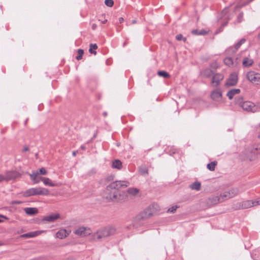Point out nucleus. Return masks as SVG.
Masks as SVG:
<instances>
[{
    "label": "nucleus",
    "instance_id": "5701e85b",
    "mask_svg": "<svg viewBox=\"0 0 260 260\" xmlns=\"http://www.w3.org/2000/svg\"><path fill=\"white\" fill-rule=\"evenodd\" d=\"M253 63V59L249 58L248 57H244L242 61L243 66L244 67H249L251 66Z\"/></svg>",
    "mask_w": 260,
    "mask_h": 260
},
{
    "label": "nucleus",
    "instance_id": "f704fd0d",
    "mask_svg": "<svg viewBox=\"0 0 260 260\" xmlns=\"http://www.w3.org/2000/svg\"><path fill=\"white\" fill-rule=\"evenodd\" d=\"M176 40H177L178 41H181L182 40L183 42H185L186 40V38H184L183 37V36L181 35V34H179V35H177L176 36Z\"/></svg>",
    "mask_w": 260,
    "mask_h": 260
},
{
    "label": "nucleus",
    "instance_id": "aec40b11",
    "mask_svg": "<svg viewBox=\"0 0 260 260\" xmlns=\"http://www.w3.org/2000/svg\"><path fill=\"white\" fill-rule=\"evenodd\" d=\"M247 152H250L254 155L260 153V143L255 145L252 148L246 150Z\"/></svg>",
    "mask_w": 260,
    "mask_h": 260
},
{
    "label": "nucleus",
    "instance_id": "603ef678",
    "mask_svg": "<svg viewBox=\"0 0 260 260\" xmlns=\"http://www.w3.org/2000/svg\"><path fill=\"white\" fill-rule=\"evenodd\" d=\"M123 21H124V19H123V18L122 17H120V18H119V22H120V23H122V22H123Z\"/></svg>",
    "mask_w": 260,
    "mask_h": 260
},
{
    "label": "nucleus",
    "instance_id": "bf43d9fd",
    "mask_svg": "<svg viewBox=\"0 0 260 260\" xmlns=\"http://www.w3.org/2000/svg\"><path fill=\"white\" fill-rule=\"evenodd\" d=\"M257 106L259 108H260V102H258V103H257Z\"/></svg>",
    "mask_w": 260,
    "mask_h": 260
},
{
    "label": "nucleus",
    "instance_id": "c9c22d12",
    "mask_svg": "<svg viewBox=\"0 0 260 260\" xmlns=\"http://www.w3.org/2000/svg\"><path fill=\"white\" fill-rule=\"evenodd\" d=\"M105 4L108 7H111L114 5V2L113 0H105Z\"/></svg>",
    "mask_w": 260,
    "mask_h": 260
},
{
    "label": "nucleus",
    "instance_id": "bb28decb",
    "mask_svg": "<svg viewBox=\"0 0 260 260\" xmlns=\"http://www.w3.org/2000/svg\"><path fill=\"white\" fill-rule=\"evenodd\" d=\"M112 166L113 168L120 170L122 167V164L119 159H115L113 161Z\"/></svg>",
    "mask_w": 260,
    "mask_h": 260
},
{
    "label": "nucleus",
    "instance_id": "09e8293b",
    "mask_svg": "<svg viewBox=\"0 0 260 260\" xmlns=\"http://www.w3.org/2000/svg\"><path fill=\"white\" fill-rule=\"evenodd\" d=\"M29 150V148L27 147V146H24L23 149V150L22 151L23 152H24V151H27Z\"/></svg>",
    "mask_w": 260,
    "mask_h": 260
},
{
    "label": "nucleus",
    "instance_id": "393cba45",
    "mask_svg": "<svg viewBox=\"0 0 260 260\" xmlns=\"http://www.w3.org/2000/svg\"><path fill=\"white\" fill-rule=\"evenodd\" d=\"M229 196V198H233L238 194L239 192V190L237 188H233L229 191H226Z\"/></svg>",
    "mask_w": 260,
    "mask_h": 260
},
{
    "label": "nucleus",
    "instance_id": "13d9d810",
    "mask_svg": "<svg viewBox=\"0 0 260 260\" xmlns=\"http://www.w3.org/2000/svg\"><path fill=\"white\" fill-rule=\"evenodd\" d=\"M107 21V20L105 19V20L102 21V23H106Z\"/></svg>",
    "mask_w": 260,
    "mask_h": 260
},
{
    "label": "nucleus",
    "instance_id": "8fccbe9b",
    "mask_svg": "<svg viewBox=\"0 0 260 260\" xmlns=\"http://www.w3.org/2000/svg\"><path fill=\"white\" fill-rule=\"evenodd\" d=\"M211 67L212 68H216L217 67V64H216V63H213L211 65Z\"/></svg>",
    "mask_w": 260,
    "mask_h": 260
},
{
    "label": "nucleus",
    "instance_id": "a211bd4d",
    "mask_svg": "<svg viewBox=\"0 0 260 260\" xmlns=\"http://www.w3.org/2000/svg\"><path fill=\"white\" fill-rule=\"evenodd\" d=\"M40 179H41V181L43 182L45 185H48L51 187L57 186V184L52 182L51 180L48 178L40 177Z\"/></svg>",
    "mask_w": 260,
    "mask_h": 260
},
{
    "label": "nucleus",
    "instance_id": "6ab92c4d",
    "mask_svg": "<svg viewBox=\"0 0 260 260\" xmlns=\"http://www.w3.org/2000/svg\"><path fill=\"white\" fill-rule=\"evenodd\" d=\"M240 92V90L239 89H232L228 92L226 95L229 99L232 100L234 95L239 94Z\"/></svg>",
    "mask_w": 260,
    "mask_h": 260
},
{
    "label": "nucleus",
    "instance_id": "dca6fc26",
    "mask_svg": "<svg viewBox=\"0 0 260 260\" xmlns=\"http://www.w3.org/2000/svg\"><path fill=\"white\" fill-rule=\"evenodd\" d=\"M59 215L58 214H51L49 216L44 217V218H43V220L48 222H53L56 220L57 219L59 218Z\"/></svg>",
    "mask_w": 260,
    "mask_h": 260
},
{
    "label": "nucleus",
    "instance_id": "3c124183",
    "mask_svg": "<svg viewBox=\"0 0 260 260\" xmlns=\"http://www.w3.org/2000/svg\"><path fill=\"white\" fill-rule=\"evenodd\" d=\"M252 154L251 155H248L247 156V159H249V160L251 161L252 160Z\"/></svg>",
    "mask_w": 260,
    "mask_h": 260
},
{
    "label": "nucleus",
    "instance_id": "4d7b16f0",
    "mask_svg": "<svg viewBox=\"0 0 260 260\" xmlns=\"http://www.w3.org/2000/svg\"><path fill=\"white\" fill-rule=\"evenodd\" d=\"M72 154H73V156H76V151H73Z\"/></svg>",
    "mask_w": 260,
    "mask_h": 260
},
{
    "label": "nucleus",
    "instance_id": "4be33fe9",
    "mask_svg": "<svg viewBox=\"0 0 260 260\" xmlns=\"http://www.w3.org/2000/svg\"><path fill=\"white\" fill-rule=\"evenodd\" d=\"M139 173L143 176H146L148 175V169L145 165H141L138 168Z\"/></svg>",
    "mask_w": 260,
    "mask_h": 260
},
{
    "label": "nucleus",
    "instance_id": "423d86ee",
    "mask_svg": "<svg viewBox=\"0 0 260 260\" xmlns=\"http://www.w3.org/2000/svg\"><path fill=\"white\" fill-rule=\"evenodd\" d=\"M229 199V196L227 191H226L222 193L220 196H215L210 199L209 200H211L212 204L215 205L218 203L222 202Z\"/></svg>",
    "mask_w": 260,
    "mask_h": 260
},
{
    "label": "nucleus",
    "instance_id": "58836bf2",
    "mask_svg": "<svg viewBox=\"0 0 260 260\" xmlns=\"http://www.w3.org/2000/svg\"><path fill=\"white\" fill-rule=\"evenodd\" d=\"M177 208H178L177 206H173L168 209V212H171V213H174L176 211Z\"/></svg>",
    "mask_w": 260,
    "mask_h": 260
},
{
    "label": "nucleus",
    "instance_id": "052dcab7",
    "mask_svg": "<svg viewBox=\"0 0 260 260\" xmlns=\"http://www.w3.org/2000/svg\"><path fill=\"white\" fill-rule=\"evenodd\" d=\"M258 38L260 40V32H259V34L258 35Z\"/></svg>",
    "mask_w": 260,
    "mask_h": 260
},
{
    "label": "nucleus",
    "instance_id": "f3484780",
    "mask_svg": "<svg viewBox=\"0 0 260 260\" xmlns=\"http://www.w3.org/2000/svg\"><path fill=\"white\" fill-rule=\"evenodd\" d=\"M25 212L29 215H35L38 213V210L36 208L28 207L24 209Z\"/></svg>",
    "mask_w": 260,
    "mask_h": 260
},
{
    "label": "nucleus",
    "instance_id": "cd10ccee",
    "mask_svg": "<svg viewBox=\"0 0 260 260\" xmlns=\"http://www.w3.org/2000/svg\"><path fill=\"white\" fill-rule=\"evenodd\" d=\"M202 75L206 78H209L214 75L213 71L210 69L204 70L202 73Z\"/></svg>",
    "mask_w": 260,
    "mask_h": 260
},
{
    "label": "nucleus",
    "instance_id": "c03bdc74",
    "mask_svg": "<svg viewBox=\"0 0 260 260\" xmlns=\"http://www.w3.org/2000/svg\"><path fill=\"white\" fill-rule=\"evenodd\" d=\"M192 34L194 35H199V31L198 29L192 30L191 31Z\"/></svg>",
    "mask_w": 260,
    "mask_h": 260
},
{
    "label": "nucleus",
    "instance_id": "72a5a7b5",
    "mask_svg": "<svg viewBox=\"0 0 260 260\" xmlns=\"http://www.w3.org/2000/svg\"><path fill=\"white\" fill-rule=\"evenodd\" d=\"M77 53H78V55L76 56V58L78 60H79L81 59L82 58V56L84 54V50L83 49H79L78 50Z\"/></svg>",
    "mask_w": 260,
    "mask_h": 260
},
{
    "label": "nucleus",
    "instance_id": "864d4df0",
    "mask_svg": "<svg viewBox=\"0 0 260 260\" xmlns=\"http://www.w3.org/2000/svg\"><path fill=\"white\" fill-rule=\"evenodd\" d=\"M96 26V24H93L92 25V28L93 29H95Z\"/></svg>",
    "mask_w": 260,
    "mask_h": 260
},
{
    "label": "nucleus",
    "instance_id": "e2e57ef3",
    "mask_svg": "<svg viewBox=\"0 0 260 260\" xmlns=\"http://www.w3.org/2000/svg\"><path fill=\"white\" fill-rule=\"evenodd\" d=\"M96 137V134H94L93 136V138H95Z\"/></svg>",
    "mask_w": 260,
    "mask_h": 260
},
{
    "label": "nucleus",
    "instance_id": "39448f33",
    "mask_svg": "<svg viewBox=\"0 0 260 260\" xmlns=\"http://www.w3.org/2000/svg\"><path fill=\"white\" fill-rule=\"evenodd\" d=\"M246 78L254 84H260V74L254 71H249L246 74Z\"/></svg>",
    "mask_w": 260,
    "mask_h": 260
},
{
    "label": "nucleus",
    "instance_id": "ea45409f",
    "mask_svg": "<svg viewBox=\"0 0 260 260\" xmlns=\"http://www.w3.org/2000/svg\"><path fill=\"white\" fill-rule=\"evenodd\" d=\"M228 21H226V22H224L221 25V26L220 27L219 29H218L217 31H216V33H218L219 32L221 31L222 30V29L223 27H224L225 26H226L228 24Z\"/></svg>",
    "mask_w": 260,
    "mask_h": 260
},
{
    "label": "nucleus",
    "instance_id": "1a4fd4ad",
    "mask_svg": "<svg viewBox=\"0 0 260 260\" xmlns=\"http://www.w3.org/2000/svg\"><path fill=\"white\" fill-rule=\"evenodd\" d=\"M153 215V212L151 211V206L144 210L142 212L140 213L136 218L138 219H144L148 218Z\"/></svg>",
    "mask_w": 260,
    "mask_h": 260
},
{
    "label": "nucleus",
    "instance_id": "2f4dec72",
    "mask_svg": "<svg viewBox=\"0 0 260 260\" xmlns=\"http://www.w3.org/2000/svg\"><path fill=\"white\" fill-rule=\"evenodd\" d=\"M139 189L136 188H129L127 190L128 193L133 196L136 195L139 192Z\"/></svg>",
    "mask_w": 260,
    "mask_h": 260
},
{
    "label": "nucleus",
    "instance_id": "20e7f679",
    "mask_svg": "<svg viewBox=\"0 0 260 260\" xmlns=\"http://www.w3.org/2000/svg\"><path fill=\"white\" fill-rule=\"evenodd\" d=\"M236 104L239 105L244 110L254 112L256 107L254 104L249 101L243 102L242 98H239L236 100Z\"/></svg>",
    "mask_w": 260,
    "mask_h": 260
},
{
    "label": "nucleus",
    "instance_id": "a878e982",
    "mask_svg": "<svg viewBox=\"0 0 260 260\" xmlns=\"http://www.w3.org/2000/svg\"><path fill=\"white\" fill-rule=\"evenodd\" d=\"M201 183L198 181L194 182L189 185L190 188L192 190H195L197 191L200 190L201 189Z\"/></svg>",
    "mask_w": 260,
    "mask_h": 260
},
{
    "label": "nucleus",
    "instance_id": "4468645a",
    "mask_svg": "<svg viewBox=\"0 0 260 260\" xmlns=\"http://www.w3.org/2000/svg\"><path fill=\"white\" fill-rule=\"evenodd\" d=\"M31 180H32L35 184H38L41 181L40 177H38L39 172L38 171H32L31 174H29Z\"/></svg>",
    "mask_w": 260,
    "mask_h": 260
},
{
    "label": "nucleus",
    "instance_id": "b1692460",
    "mask_svg": "<svg viewBox=\"0 0 260 260\" xmlns=\"http://www.w3.org/2000/svg\"><path fill=\"white\" fill-rule=\"evenodd\" d=\"M253 201L247 200L242 202V208L243 209H247L251 207L254 206Z\"/></svg>",
    "mask_w": 260,
    "mask_h": 260
},
{
    "label": "nucleus",
    "instance_id": "5fc2aeb1",
    "mask_svg": "<svg viewBox=\"0 0 260 260\" xmlns=\"http://www.w3.org/2000/svg\"><path fill=\"white\" fill-rule=\"evenodd\" d=\"M103 115H104L105 117L107 116V113L106 112H104L103 113Z\"/></svg>",
    "mask_w": 260,
    "mask_h": 260
},
{
    "label": "nucleus",
    "instance_id": "4c0bfd02",
    "mask_svg": "<svg viewBox=\"0 0 260 260\" xmlns=\"http://www.w3.org/2000/svg\"><path fill=\"white\" fill-rule=\"evenodd\" d=\"M38 172H39V175L40 174L44 175L47 174V171L44 168H41V169H39V171Z\"/></svg>",
    "mask_w": 260,
    "mask_h": 260
},
{
    "label": "nucleus",
    "instance_id": "49530a36",
    "mask_svg": "<svg viewBox=\"0 0 260 260\" xmlns=\"http://www.w3.org/2000/svg\"><path fill=\"white\" fill-rule=\"evenodd\" d=\"M234 62L235 63V66H237L240 62L239 57L237 56Z\"/></svg>",
    "mask_w": 260,
    "mask_h": 260
},
{
    "label": "nucleus",
    "instance_id": "de8ad7c7",
    "mask_svg": "<svg viewBox=\"0 0 260 260\" xmlns=\"http://www.w3.org/2000/svg\"><path fill=\"white\" fill-rule=\"evenodd\" d=\"M106 180L108 181L113 180V176H109L107 177Z\"/></svg>",
    "mask_w": 260,
    "mask_h": 260
},
{
    "label": "nucleus",
    "instance_id": "ddd939ff",
    "mask_svg": "<svg viewBox=\"0 0 260 260\" xmlns=\"http://www.w3.org/2000/svg\"><path fill=\"white\" fill-rule=\"evenodd\" d=\"M211 98L216 101H219L222 97V93L220 89H216L211 94Z\"/></svg>",
    "mask_w": 260,
    "mask_h": 260
},
{
    "label": "nucleus",
    "instance_id": "2eb2a0df",
    "mask_svg": "<svg viewBox=\"0 0 260 260\" xmlns=\"http://www.w3.org/2000/svg\"><path fill=\"white\" fill-rule=\"evenodd\" d=\"M69 233L65 229H60L56 234L57 238L62 239L69 235Z\"/></svg>",
    "mask_w": 260,
    "mask_h": 260
},
{
    "label": "nucleus",
    "instance_id": "37998d69",
    "mask_svg": "<svg viewBox=\"0 0 260 260\" xmlns=\"http://www.w3.org/2000/svg\"><path fill=\"white\" fill-rule=\"evenodd\" d=\"M253 203L254 206L260 205V198L257 199L253 201Z\"/></svg>",
    "mask_w": 260,
    "mask_h": 260
},
{
    "label": "nucleus",
    "instance_id": "f257e3e1",
    "mask_svg": "<svg viewBox=\"0 0 260 260\" xmlns=\"http://www.w3.org/2000/svg\"><path fill=\"white\" fill-rule=\"evenodd\" d=\"M129 183L126 181H116L107 186L104 197L110 201L122 202L126 199L124 192L119 190L120 188L128 186Z\"/></svg>",
    "mask_w": 260,
    "mask_h": 260
},
{
    "label": "nucleus",
    "instance_id": "c756f323",
    "mask_svg": "<svg viewBox=\"0 0 260 260\" xmlns=\"http://www.w3.org/2000/svg\"><path fill=\"white\" fill-rule=\"evenodd\" d=\"M217 162L216 161H212L207 165V168L210 171H213L215 170V166L217 165Z\"/></svg>",
    "mask_w": 260,
    "mask_h": 260
},
{
    "label": "nucleus",
    "instance_id": "473e14b6",
    "mask_svg": "<svg viewBox=\"0 0 260 260\" xmlns=\"http://www.w3.org/2000/svg\"><path fill=\"white\" fill-rule=\"evenodd\" d=\"M157 74L159 76L165 78H167L170 77L169 73L164 71H159L158 72Z\"/></svg>",
    "mask_w": 260,
    "mask_h": 260
},
{
    "label": "nucleus",
    "instance_id": "0eeeda50",
    "mask_svg": "<svg viewBox=\"0 0 260 260\" xmlns=\"http://www.w3.org/2000/svg\"><path fill=\"white\" fill-rule=\"evenodd\" d=\"M223 78L224 77L222 74L219 73L214 74L212 76L211 82V85L214 87L218 86L220 84V82Z\"/></svg>",
    "mask_w": 260,
    "mask_h": 260
},
{
    "label": "nucleus",
    "instance_id": "c85d7f7f",
    "mask_svg": "<svg viewBox=\"0 0 260 260\" xmlns=\"http://www.w3.org/2000/svg\"><path fill=\"white\" fill-rule=\"evenodd\" d=\"M224 63L229 67L231 66H235V63L231 57H228L224 59Z\"/></svg>",
    "mask_w": 260,
    "mask_h": 260
},
{
    "label": "nucleus",
    "instance_id": "f8f14e48",
    "mask_svg": "<svg viewBox=\"0 0 260 260\" xmlns=\"http://www.w3.org/2000/svg\"><path fill=\"white\" fill-rule=\"evenodd\" d=\"M6 181L8 182L11 180H14L20 176V174L17 171H8L6 173Z\"/></svg>",
    "mask_w": 260,
    "mask_h": 260
},
{
    "label": "nucleus",
    "instance_id": "7c9ffc66",
    "mask_svg": "<svg viewBox=\"0 0 260 260\" xmlns=\"http://www.w3.org/2000/svg\"><path fill=\"white\" fill-rule=\"evenodd\" d=\"M98 48V46L96 44H90L89 51L91 54L95 55L96 52L93 50H96Z\"/></svg>",
    "mask_w": 260,
    "mask_h": 260
},
{
    "label": "nucleus",
    "instance_id": "7ed1b4c3",
    "mask_svg": "<svg viewBox=\"0 0 260 260\" xmlns=\"http://www.w3.org/2000/svg\"><path fill=\"white\" fill-rule=\"evenodd\" d=\"M49 194V191L48 189L43 187L31 188L27 189L24 192V196L28 197L37 195L48 196Z\"/></svg>",
    "mask_w": 260,
    "mask_h": 260
},
{
    "label": "nucleus",
    "instance_id": "0e129e2a",
    "mask_svg": "<svg viewBox=\"0 0 260 260\" xmlns=\"http://www.w3.org/2000/svg\"><path fill=\"white\" fill-rule=\"evenodd\" d=\"M81 148H82V149H84V147L82 146V147H81Z\"/></svg>",
    "mask_w": 260,
    "mask_h": 260
},
{
    "label": "nucleus",
    "instance_id": "9d476101",
    "mask_svg": "<svg viewBox=\"0 0 260 260\" xmlns=\"http://www.w3.org/2000/svg\"><path fill=\"white\" fill-rule=\"evenodd\" d=\"M74 233L80 236H87L91 234V230L90 229L82 226L77 229Z\"/></svg>",
    "mask_w": 260,
    "mask_h": 260
},
{
    "label": "nucleus",
    "instance_id": "680f3d73",
    "mask_svg": "<svg viewBox=\"0 0 260 260\" xmlns=\"http://www.w3.org/2000/svg\"><path fill=\"white\" fill-rule=\"evenodd\" d=\"M136 22V20H133V23H135Z\"/></svg>",
    "mask_w": 260,
    "mask_h": 260
},
{
    "label": "nucleus",
    "instance_id": "6e6d98bb",
    "mask_svg": "<svg viewBox=\"0 0 260 260\" xmlns=\"http://www.w3.org/2000/svg\"><path fill=\"white\" fill-rule=\"evenodd\" d=\"M1 216L2 217H3V218H5V219H8L6 216H4V215H1Z\"/></svg>",
    "mask_w": 260,
    "mask_h": 260
},
{
    "label": "nucleus",
    "instance_id": "e433bc0d",
    "mask_svg": "<svg viewBox=\"0 0 260 260\" xmlns=\"http://www.w3.org/2000/svg\"><path fill=\"white\" fill-rule=\"evenodd\" d=\"M228 12V8H224L221 12V14H220L221 16H220L219 19H222L227 14Z\"/></svg>",
    "mask_w": 260,
    "mask_h": 260
},
{
    "label": "nucleus",
    "instance_id": "6e6552de",
    "mask_svg": "<svg viewBox=\"0 0 260 260\" xmlns=\"http://www.w3.org/2000/svg\"><path fill=\"white\" fill-rule=\"evenodd\" d=\"M238 81V75L236 73H233L227 79L225 85L226 86H232L236 85Z\"/></svg>",
    "mask_w": 260,
    "mask_h": 260
},
{
    "label": "nucleus",
    "instance_id": "f03ea898",
    "mask_svg": "<svg viewBox=\"0 0 260 260\" xmlns=\"http://www.w3.org/2000/svg\"><path fill=\"white\" fill-rule=\"evenodd\" d=\"M116 231L115 228L113 226H107L98 231L93 235L95 240H100L113 235Z\"/></svg>",
    "mask_w": 260,
    "mask_h": 260
},
{
    "label": "nucleus",
    "instance_id": "a19ab883",
    "mask_svg": "<svg viewBox=\"0 0 260 260\" xmlns=\"http://www.w3.org/2000/svg\"><path fill=\"white\" fill-rule=\"evenodd\" d=\"M3 181H6V174L4 175L0 174V182Z\"/></svg>",
    "mask_w": 260,
    "mask_h": 260
},
{
    "label": "nucleus",
    "instance_id": "a18cd8bd",
    "mask_svg": "<svg viewBox=\"0 0 260 260\" xmlns=\"http://www.w3.org/2000/svg\"><path fill=\"white\" fill-rule=\"evenodd\" d=\"M207 34V31L204 29L199 31V35H205Z\"/></svg>",
    "mask_w": 260,
    "mask_h": 260
},
{
    "label": "nucleus",
    "instance_id": "79ce46f5",
    "mask_svg": "<svg viewBox=\"0 0 260 260\" xmlns=\"http://www.w3.org/2000/svg\"><path fill=\"white\" fill-rule=\"evenodd\" d=\"M243 16V13L242 12L240 13L238 16V21L240 22L242 21V18Z\"/></svg>",
    "mask_w": 260,
    "mask_h": 260
},
{
    "label": "nucleus",
    "instance_id": "69168bd1",
    "mask_svg": "<svg viewBox=\"0 0 260 260\" xmlns=\"http://www.w3.org/2000/svg\"><path fill=\"white\" fill-rule=\"evenodd\" d=\"M3 222V220H1V219H0V223H1V222Z\"/></svg>",
    "mask_w": 260,
    "mask_h": 260
},
{
    "label": "nucleus",
    "instance_id": "412c9836",
    "mask_svg": "<svg viewBox=\"0 0 260 260\" xmlns=\"http://www.w3.org/2000/svg\"><path fill=\"white\" fill-rule=\"evenodd\" d=\"M39 235V232L38 231L31 232H29L20 236L21 238H30L36 237Z\"/></svg>",
    "mask_w": 260,
    "mask_h": 260
},
{
    "label": "nucleus",
    "instance_id": "9b49d317",
    "mask_svg": "<svg viewBox=\"0 0 260 260\" xmlns=\"http://www.w3.org/2000/svg\"><path fill=\"white\" fill-rule=\"evenodd\" d=\"M246 42L245 39H242L237 43L235 45L234 47H230L228 50H226L227 54H230L231 52L232 53H235L237 50L241 47V46Z\"/></svg>",
    "mask_w": 260,
    "mask_h": 260
}]
</instances>
